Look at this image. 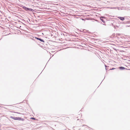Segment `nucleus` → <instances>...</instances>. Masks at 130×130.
<instances>
[{
	"label": "nucleus",
	"instance_id": "5",
	"mask_svg": "<svg viewBox=\"0 0 130 130\" xmlns=\"http://www.w3.org/2000/svg\"><path fill=\"white\" fill-rule=\"evenodd\" d=\"M31 11H33L34 10H33L31 9H27Z\"/></svg>",
	"mask_w": 130,
	"mask_h": 130
},
{
	"label": "nucleus",
	"instance_id": "3",
	"mask_svg": "<svg viewBox=\"0 0 130 130\" xmlns=\"http://www.w3.org/2000/svg\"><path fill=\"white\" fill-rule=\"evenodd\" d=\"M36 38V39H37V40H40V41H41V42H44V41L42 39H40V38Z\"/></svg>",
	"mask_w": 130,
	"mask_h": 130
},
{
	"label": "nucleus",
	"instance_id": "10",
	"mask_svg": "<svg viewBox=\"0 0 130 130\" xmlns=\"http://www.w3.org/2000/svg\"><path fill=\"white\" fill-rule=\"evenodd\" d=\"M17 113H19V114H20V113H17Z\"/></svg>",
	"mask_w": 130,
	"mask_h": 130
},
{
	"label": "nucleus",
	"instance_id": "4",
	"mask_svg": "<svg viewBox=\"0 0 130 130\" xmlns=\"http://www.w3.org/2000/svg\"><path fill=\"white\" fill-rule=\"evenodd\" d=\"M104 18V17H100V19L104 23H105V21L102 19V18Z\"/></svg>",
	"mask_w": 130,
	"mask_h": 130
},
{
	"label": "nucleus",
	"instance_id": "1",
	"mask_svg": "<svg viewBox=\"0 0 130 130\" xmlns=\"http://www.w3.org/2000/svg\"><path fill=\"white\" fill-rule=\"evenodd\" d=\"M10 118L15 120H21L22 121H24V119L21 118L20 117H17L10 116Z\"/></svg>",
	"mask_w": 130,
	"mask_h": 130
},
{
	"label": "nucleus",
	"instance_id": "2",
	"mask_svg": "<svg viewBox=\"0 0 130 130\" xmlns=\"http://www.w3.org/2000/svg\"><path fill=\"white\" fill-rule=\"evenodd\" d=\"M118 18L120 19L122 21H123L125 19L124 18L121 17H118Z\"/></svg>",
	"mask_w": 130,
	"mask_h": 130
},
{
	"label": "nucleus",
	"instance_id": "7",
	"mask_svg": "<svg viewBox=\"0 0 130 130\" xmlns=\"http://www.w3.org/2000/svg\"><path fill=\"white\" fill-rule=\"evenodd\" d=\"M31 119H34V120H35V118H31Z\"/></svg>",
	"mask_w": 130,
	"mask_h": 130
},
{
	"label": "nucleus",
	"instance_id": "8",
	"mask_svg": "<svg viewBox=\"0 0 130 130\" xmlns=\"http://www.w3.org/2000/svg\"><path fill=\"white\" fill-rule=\"evenodd\" d=\"M115 69V68H112V69H110V70H112L114 69Z\"/></svg>",
	"mask_w": 130,
	"mask_h": 130
},
{
	"label": "nucleus",
	"instance_id": "9",
	"mask_svg": "<svg viewBox=\"0 0 130 130\" xmlns=\"http://www.w3.org/2000/svg\"><path fill=\"white\" fill-rule=\"evenodd\" d=\"M12 115H13V116H14V114H12Z\"/></svg>",
	"mask_w": 130,
	"mask_h": 130
},
{
	"label": "nucleus",
	"instance_id": "6",
	"mask_svg": "<svg viewBox=\"0 0 130 130\" xmlns=\"http://www.w3.org/2000/svg\"><path fill=\"white\" fill-rule=\"evenodd\" d=\"M120 69H124V68L123 67H120Z\"/></svg>",
	"mask_w": 130,
	"mask_h": 130
}]
</instances>
